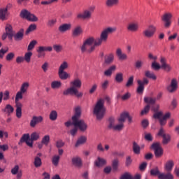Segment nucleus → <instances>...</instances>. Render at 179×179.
Here are the masks:
<instances>
[{
  "mask_svg": "<svg viewBox=\"0 0 179 179\" xmlns=\"http://www.w3.org/2000/svg\"><path fill=\"white\" fill-rule=\"evenodd\" d=\"M71 87L65 90L63 92L64 96H76V97H82L83 96V93L80 92L78 89H80L82 87V81L80 79L77 78L75 79L73 81L70 83Z\"/></svg>",
  "mask_w": 179,
  "mask_h": 179,
  "instance_id": "nucleus-1",
  "label": "nucleus"
},
{
  "mask_svg": "<svg viewBox=\"0 0 179 179\" xmlns=\"http://www.w3.org/2000/svg\"><path fill=\"white\" fill-rule=\"evenodd\" d=\"M117 30L115 27H108L104 29L101 33L100 38L94 39L92 47H94V50L96 49V47H99L101 44H102L103 41H107V38H108V34H112Z\"/></svg>",
  "mask_w": 179,
  "mask_h": 179,
  "instance_id": "nucleus-2",
  "label": "nucleus"
},
{
  "mask_svg": "<svg viewBox=\"0 0 179 179\" xmlns=\"http://www.w3.org/2000/svg\"><path fill=\"white\" fill-rule=\"evenodd\" d=\"M106 106H104V99H100L97 101L94 107L93 113L96 117V120L101 121L104 118L106 114Z\"/></svg>",
  "mask_w": 179,
  "mask_h": 179,
  "instance_id": "nucleus-3",
  "label": "nucleus"
},
{
  "mask_svg": "<svg viewBox=\"0 0 179 179\" xmlns=\"http://www.w3.org/2000/svg\"><path fill=\"white\" fill-rule=\"evenodd\" d=\"M94 41V38L90 37L87 38L84 42L83 45L80 47L82 52H93L94 50V46H93V43Z\"/></svg>",
  "mask_w": 179,
  "mask_h": 179,
  "instance_id": "nucleus-4",
  "label": "nucleus"
},
{
  "mask_svg": "<svg viewBox=\"0 0 179 179\" xmlns=\"http://www.w3.org/2000/svg\"><path fill=\"white\" fill-rule=\"evenodd\" d=\"M23 92H18L15 95V107H16V117L17 118H22V107L23 105L19 102V100L23 99Z\"/></svg>",
  "mask_w": 179,
  "mask_h": 179,
  "instance_id": "nucleus-5",
  "label": "nucleus"
},
{
  "mask_svg": "<svg viewBox=\"0 0 179 179\" xmlns=\"http://www.w3.org/2000/svg\"><path fill=\"white\" fill-rule=\"evenodd\" d=\"M152 149L154 150L155 156L157 159H159L163 156V148L160 145V143H154L151 145Z\"/></svg>",
  "mask_w": 179,
  "mask_h": 179,
  "instance_id": "nucleus-6",
  "label": "nucleus"
},
{
  "mask_svg": "<svg viewBox=\"0 0 179 179\" xmlns=\"http://www.w3.org/2000/svg\"><path fill=\"white\" fill-rule=\"evenodd\" d=\"M52 47L51 46H38L36 52L38 53V58H44L45 57V52H51Z\"/></svg>",
  "mask_w": 179,
  "mask_h": 179,
  "instance_id": "nucleus-7",
  "label": "nucleus"
},
{
  "mask_svg": "<svg viewBox=\"0 0 179 179\" xmlns=\"http://www.w3.org/2000/svg\"><path fill=\"white\" fill-rule=\"evenodd\" d=\"M72 125L77 128H79L80 131H81L82 132H85V131L87 129V124H86V122H85V120H75L74 122H72Z\"/></svg>",
  "mask_w": 179,
  "mask_h": 179,
  "instance_id": "nucleus-8",
  "label": "nucleus"
},
{
  "mask_svg": "<svg viewBox=\"0 0 179 179\" xmlns=\"http://www.w3.org/2000/svg\"><path fill=\"white\" fill-rule=\"evenodd\" d=\"M155 33H156V27L154 25H150L143 31L144 37H147V38L153 37V36H155Z\"/></svg>",
  "mask_w": 179,
  "mask_h": 179,
  "instance_id": "nucleus-9",
  "label": "nucleus"
},
{
  "mask_svg": "<svg viewBox=\"0 0 179 179\" xmlns=\"http://www.w3.org/2000/svg\"><path fill=\"white\" fill-rule=\"evenodd\" d=\"M157 135L158 136H162L163 138V145H167L170 142V141H171V136H170V134H166L163 127L160 128Z\"/></svg>",
  "mask_w": 179,
  "mask_h": 179,
  "instance_id": "nucleus-10",
  "label": "nucleus"
},
{
  "mask_svg": "<svg viewBox=\"0 0 179 179\" xmlns=\"http://www.w3.org/2000/svg\"><path fill=\"white\" fill-rule=\"evenodd\" d=\"M6 37H8L10 40H12L13 37V30L12 29V25L7 24L6 26V34L2 35V40H6Z\"/></svg>",
  "mask_w": 179,
  "mask_h": 179,
  "instance_id": "nucleus-11",
  "label": "nucleus"
},
{
  "mask_svg": "<svg viewBox=\"0 0 179 179\" xmlns=\"http://www.w3.org/2000/svg\"><path fill=\"white\" fill-rule=\"evenodd\" d=\"M171 17H173V15H171L170 13H165L162 17V20L164 22V27L166 29H169V27L171 26Z\"/></svg>",
  "mask_w": 179,
  "mask_h": 179,
  "instance_id": "nucleus-12",
  "label": "nucleus"
},
{
  "mask_svg": "<svg viewBox=\"0 0 179 179\" xmlns=\"http://www.w3.org/2000/svg\"><path fill=\"white\" fill-rule=\"evenodd\" d=\"M23 142H25V143L29 148H33V142L30 141V135L29 134H25L22 135V138L20 140L18 145L23 143Z\"/></svg>",
  "mask_w": 179,
  "mask_h": 179,
  "instance_id": "nucleus-13",
  "label": "nucleus"
},
{
  "mask_svg": "<svg viewBox=\"0 0 179 179\" xmlns=\"http://www.w3.org/2000/svg\"><path fill=\"white\" fill-rule=\"evenodd\" d=\"M43 120L44 118L43 116H33L29 125L31 127V128H35L37 124H41V122H43Z\"/></svg>",
  "mask_w": 179,
  "mask_h": 179,
  "instance_id": "nucleus-14",
  "label": "nucleus"
},
{
  "mask_svg": "<svg viewBox=\"0 0 179 179\" xmlns=\"http://www.w3.org/2000/svg\"><path fill=\"white\" fill-rule=\"evenodd\" d=\"M178 87V85L177 83V80L173 78L171 80V85L167 87V90L169 93H174L176 90H177Z\"/></svg>",
  "mask_w": 179,
  "mask_h": 179,
  "instance_id": "nucleus-15",
  "label": "nucleus"
},
{
  "mask_svg": "<svg viewBox=\"0 0 179 179\" xmlns=\"http://www.w3.org/2000/svg\"><path fill=\"white\" fill-rule=\"evenodd\" d=\"M71 163L73 166L78 167V169H80L83 166L82 159L80 157H73L71 159Z\"/></svg>",
  "mask_w": 179,
  "mask_h": 179,
  "instance_id": "nucleus-16",
  "label": "nucleus"
},
{
  "mask_svg": "<svg viewBox=\"0 0 179 179\" xmlns=\"http://www.w3.org/2000/svg\"><path fill=\"white\" fill-rule=\"evenodd\" d=\"M106 164H107V160L100 157H98L96 160L94 161V166H96V167H103L106 166Z\"/></svg>",
  "mask_w": 179,
  "mask_h": 179,
  "instance_id": "nucleus-17",
  "label": "nucleus"
},
{
  "mask_svg": "<svg viewBox=\"0 0 179 179\" xmlns=\"http://www.w3.org/2000/svg\"><path fill=\"white\" fill-rule=\"evenodd\" d=\"M80 115H82V109H80V106H77L75 108V115L72 117V122L78 121L80 118Z\"/></svg>",
  "mask_w": 179,
  "mask_h": 179,
  "instance_id": "nucleus-18",
  "label": "nucleus"
},
{
  "mask_svg": "<svg viewBox=\"0 0 179 179\" xmlns=\"http://www.w3.org/2000/svg\"><path fill=\"white\" fill-rule=\"evenodd\" d=\"M24 36V29H20L14 36L15 41H22Z\"/></svg>",
  "mask_w": 179,
  "mask_h": 179,
  "instance_id": "nucleus-19",
  "label": "nucleus"
},
{
  "mask_svg": "<svg viewBox=\"0 0 179 179\" xmlns=\"http://www.w3.org/2000/svg\"><path fill=\"white\" fill-rule=\"evenodd\" d=\"M90 17H92V14L87 10H84L83 14L79 13L77 15V19H90Z\"/></svg>",
  "mask_w": 179,
  "mask_h": 179,
  "instance_id": "nucleus-20",
  "label": "nucleus"
},
{
  "mask_svg": "<svg viewBox=\"0 0 179 179\" xmlns=\"http://www.w3.org/2000/svg\"><path fill=\"white\" fill-rule=\"evenodd\" d=\"M116 55L118 57V59L121 61H124L128 58L127 54L122 53V50H121V48H117L116 50Z\"/></svg>",
  "mask_w": 179,
  "mask_h": 179,
  "instance_id": "nucleus-21",
  "label": "nucleus"
},
{
  "mask_svg": "<svg viewBox=\"0 0 179 179\" xmlns=\"http://www.w3.org/2000/svg\"><path fill=\"white\" fill-rule=\"evenodd\" d=\"M71 29H72V24H63L59 27V31H60V33H65V31H68Z\"/></svg>",
  "mask_w": 179,
  "mask_h": 179,
  "instance_id": "nucleus-22",
  "label": "nucleus"
},
{
  "mask_svg": "<svg viewBox=\"0 0 179 179\" xmlns=\"http://www.w3.org/2000/svg\"><path fill=\"white\" fill-rule=\"evenodd\" d=\"M173 167H174V162L173 160L168 161L164 166V169L167 173H171Z\"/></svg>",
  "mask_w": 179,
  "mask_h": 179,
  "instance_id": "nucleus-23",
  "label": "nucleus"
},
{
  "mask_svg": "<svg viewBox=\"0 0 179 179\" xmlns=\"http://www.w3.org/2000/svg\"><path fill=\"white\" fill-rule=\"evenodd\" d=\"M1 111L3 113H6V114H8V115H10L13 113V111H15V108H13V106H12V105L7 104L5 108L2 109Z\"/></svg>",
  "mask_w": 179,
  "mask_h": 179,
  "instance_id": "nucleus-24",
  "label": "nucleus"
},
{
  "mask_svg": "<svg viewBox=\"0 0 179 179\" xmlns=\"http://www.w3.org/2000/svg\"><path fill=\"white\" fill-rule=\"evenodd\" d=\"M120 3V0H106V5L108 8H113L117 6Z\"/></svg>",
  "mask_w": 179,
  "mask_h": 179,
  "instance_id": "nucleus-25",
  "label": "nucleus"
},
{
  "mask_svg": "<svg viewBox=\"0 0 179 179\" xmlns=\"http://www.w3.org/2000/svg\"><path fill=\"white\" fill-rule=\"evenodd\" d=\"M138 87L136 89V92L138 94H142L145 91V86L142 85V80H137Z\"/></svg>",
  "mask_w": 179,
  "mask_h": 179,
  "instance_id": "nucleus-26",
  "label": "nucleus"
},
{
  "mask_svg": "<svg viewBox=\"0 0 179 179\" xmlns=\"http://www.w3.org/2000/svg\"><path fill=\"white\" fill-rule=\"evenodd\" d=\"M138 29H139V27L136 23L131 22L127 26V30L129 31H138Z\"/></svg>",
  "mask_w": 179,
  "mask_h": 179,
  "instance_id": "nucleus-27",
  "label": "nucleus"
},
{
  "mask_svg": "<svg viewBox=\"0 0 179 179\" xmlns=\"http://www.w3.org/2000/svg\"><path fill=\"white\" fill-rule=\"evenodd\" d=\"M82 27L77 26L74 28V29L72 31V34L73 37H78V36H80L83 33Z\"/></svg>",
  "mask_w": 179,
  "mask_h": 179,
  "instance_id": "nucleus-28",
  "label": "nucleus"
},
{
  "mask_svg": "<svg viewBox=\"0 0 179 179\" xmlns=\"http://www.w3.org/2000/svg\"><path fill=\"white\" fill-rule=\"evenodd\" d=\"M86 141H87V138L86 136H80L78 140L75 145L76 148H79L80 145H84V143H86Z\"/></svg>",
  "mask_w": 179,
  "mask_h": 179,
  "instance_id": "nucleus-29",
  "label": "nucleus"
},
{
  "mask_svg": "<svg viewBox=\"0 0 179 179\" xmlns=\"http://www.w3.org/2000/svg\"><path fill=\"white\" fill-rule=\"evenodd\" d=\"M57 118H58V112H57V110H51L49 114V120H50V121H57Z\"/></svg>",
  "mask_w": 179,
  "mask_h": 179,
  "instance_id": "nucleus-30",
  "label": "nucleus"
},
{
  "mask_svg": "<svg viewBox=\"0 0 179 179\" xmlns=\"http://www.w3.org/2000/svg\"><path fill=\"white\" fill-rule=\"evenodd\" d=\"M114 61V55L113 53H110L105 57V64L110 65V64H113Z\"/></svg>",
  "mask_w": 179,
  "mask_h": 179,
  "instance_id": "nucleus-31",
  "label": "nucleus"
},
{
  "mask_svg": "<svg viewBox=\"0 0 179 179\" xmlns=\"http://www.w3.org/2000/svg\"><path fill=\"white\" fill-rule=\"evenodd\" d=\"M50 86L53 90H55V89H59L61 86H62V83H61V81L55 80L51 83Z\"/></svg>",
  "mask_w": 179,
  "mask_h": 179,
  "instance_id": "nucleus-32",
  "label": "nucleus"
},
{
  "mask_svg": "<svg viewBox=\"0 0 179 179\" xmlns=\"http://www.w3.org/2000/svg\"><path fill=\"white\" fill-rule=\"evenodd\" d=\"M115 80L117 83H122L124 82V74L122 73H116Z\"/></svg>",
  "mask_w": 179,
  "mask_h": 179,
  "instance_id": "nucleus-33",
  "label": "nucleus"
},
{
  "mask_svg": "<svg viewBox=\"0 0 179 179\" xmlns=\"http://www.w3.org/2000/svg\"><path fill=\"white\" fill-rule=\"evenodd\" d=\"M133 152L134 155H141V146L136 142L133 143Z\"/></svg>",
  "mask_w": 179,
  "mask_h": 179,
  "instance_id": "nucleus-34",
  "label": "nucleus"
},
{
  "mask_svg": "<svg viewBox=\"0 0 179 179\" xmlns=\"http://www.w3.org/2000/svg\"><path fill=\"white\" fill-rule=\"evenodd\" d=\"M58 75L62 80H66L68 78H70V76L66 71H58Z\"/></svg>",
  "mask_w": 179,
  "mask_h": 179,
  "instance_id": "nucleus-35",
  "label": "nucleus"
},
{
  "mask_svg": "<svg viewBox=\"0 0 179 179\" xmlns=\"http://www.w3.org/2000/svg\"><path fill=\"white\" fill-rule=\"evenodd\" d=\"M43 164V162L41 161V158L38 157H35L34 160V166L38 169V167H41Z\"/></svg>",
  "mask_w": 179,
  "mask_h": 179,
  "instance_id": "nucleus-36",
  "label": "nucleus"
},
{
  "mask_svg": "<svg viewBox=\"0 0 179 179\" xmlns=\"http://www.w3.org/2000/svg\"><path fill=\"white\" fill-rule=\"evenodd\" d=\"M55 24H57V18L55 17L49 19L46 22V26H48V27H54Z\"/></svg>",
  "mask_w": 179,
  "mask_h": 179,
  "instance_id": "nucleus-37",
  "label": "nucleus"
},
{
  "mask_svg": "<svg viewBox=\"0 0 179 179\" xmlns=\"http://www.w3.org/2000/svg\"><path fill=\"white\" fill-rule=\"evenodd\" d=\"M6 13H8V8H0V19H1V20H6Z\"/></svg>",
  "mask_w": 179,
  "mask_h": 179,
  "instance_id": "nucleus-38",
  "label": "nucleus"
},
{
  "mask_svg": "<svg viewBox=\"0 0 179 179\" xmlns=\"http://www.w3.org/2000/svg\"><path fill=\"white\" fill-rule=\"evenodd\" d=\"M145 76L146 78H149V79H152L153 80H156L157 79L156 75L150 71H146L145 72Z\"/></svg>",
  "mask_w": 179,
  "mask_h": 179,
  "instance_id": "nucleus-39",
  "label": "nucleus"
},
{
  "mask_svg": "<svg viewBox=\"0 0 179 179\" xmlns=\"http://www.w3.org/2000/svg\"><path fill=\"white\" fill-rule=\"evenodd\" d=\"M40 138V134L37 132H33L29 136V141L31 142H34V141H37Z\"/></svg>",
  "mask_w": 179,
  "mask_h": 179,
  "instance_id": "nucleus-40",
  "label": "nucleus"
},
{
  "mask_svg": "<svg viewBox=\"0 0 179 179\" xmlns=\"http://www.w3.org/2000/svg\"><path fill=\"white\" fill-rule=\"evenodd\" d=\"M32 56H33V52L29 51L24 54V60L29 64V62L31 61Z\"/></svg>",
  "mask_w": 179,
  "mask_h": 179,
  "instance_id": "nucleus-41",
  "label": "nucleus"
},
{
  "mask_svg": "<svg viewBox=\"0 0 179 179\" xmlns=\"http://www.w3.org/2000/svg\"><path fill=\"white\" fill-rule=\"evenodd\" d=\"M36 29H37V25L36 24H31L27 28L25 32V34H29V33H31V31H34V30H36Z\"/></svg>",
  "mask_w": 179,
  "mask_h": 179,
  "instance_id": "nucleus-42",
  "label": "nucleus"
},
{
  "mask_svg": "<svg viewBox=\"0 0 179 179\" xmlns=\"http://www.w3.org/2000/svg\"><path fill=\"white\" fill-rule=\"evenodd\" d=\"M115 66H110L108 70L105 71L104 75L105 76H111L113 75V71H115Z\"/></svg>",
  "mask_w": 179,
  "mask_h": 179,
  "instance_id": "nucleus-43",
  "label": "nucleus"
},
{
  "mask_svg": "<svg viewBox=\"0 0 179 179\" xmlns=\"http://www.w3.org/2000/svg\"><path fill=\"white\" fill-rule=\"evenodd\" d=\"M128 117V113H123L120 115V117L117 119L118 122H122L124 124L125 122V120Z\"/></svg>",
  "mask_w": 179,
  "mask_h": 179,
  "instance_id": "nucleus-44",
  "label": "nucleus"
},
{
  "mask_svg": "<svg viewBox=\"0 0 179 179\" xmlns=\"http://www.w3.org/2000/svg\"><path fill=\"white\" fill-rule=\"evenodd\" d=\"M59 159H61V157H59V155H55L52 157V163L53 166H58L59 163Z\"/></svg>",
  "mask_w": 179,
  "mask_h": 179,
  "instance_id": "nucleus-45",
  "label": "nucleus"
},
{
  "mask_svg": "<svg viewBox=\"0 0 179 179\" xmlns=\"http://www.w3.org/2000/svg\"><path fill=\"white\" fill-rule=\"evenodd\" d=\"M29 83H22V85H21L20 92L24 94L26 93V92H27V90L29 89Z\"/></svg>",
  "mask_w": 179,
  "mask_h": 179,
  "instance_id": "nucleus-46",
  "label": "nucleus"
},
{
  "mask_svg": "<svg viewBox=\"0 0 179 179\" xmlns=\"http://www.w3.org/2000/svg\"><path fill=\"white\" fill-rule=\"evenodd\" d=\"M120 163V161L118 159H115L112 162V168L113 171H117L118 170V164Z\"/></svg>",
  "mask_w": 179,
  "mask_h": 179,
  "instance_id": "nucleus-47",
  "label": "nucleus"
},
{
  "mask_svg": "<svg viewBox=\"0 0 179 179\" xmlns=\"http://www.w3.org/2000/svg\"><path fill=\"white\" fill-rule=\"evenodd\" d=\"M30 15V12L27 10H22L20 13V16L22 19H29V16Z\"/></svg>",
  "mask_w": 179,
  "mask_h": 179,
  "instance_id": "nucleus-48",
  "label": "nucleus"
},
{
  "mask_svg": "<svg viewBox=\"0 0 179 179\" xmlns=\"http://www.w3.org/2000/svg\"><path fill=\"white\" fill-rule=\"evenodd\" d=\"M41 143L45 145V146H48V144L50 143V136H44L42 138Z\"/></svg>",
  "mask_w": 179,
  "mask_h": 179,
  "instance_id": "nucleus-49",
  "label": "nucleus"
},
{
  "mask_svg": "<svg viewBox=\"0 0 179 179\" xmlns=\"http://www.w3.org/2000/svg\"><path fill=\"white\" fill-rule=\"evenodd\" d=\"M37 44V41L33 40L31 41L27 47V51H31L34 49V47H36V45Z\"/></svg>",
  "mask_w": 179,
  "mask_h": 179,
  "instance_id": "nucleus-50",
  "label": "nucleus"
},
{
  "mask_svg": "<svg viewBox=\"0 0 179 179\" xmlns=\"http://www.w3.org/2000/svg\"><path fill=\"white\" fill-rule=\"evenodd\" d=\"M150 176H153L156 177V176L160 175V171H159V167H155V169H152L150 170Z\"/></svg>",
  "mask_w": 179,
  "mask_h": 179,
  "instance_id": "nucleus-51",
  "label": "nucleus"
},
{
  "mask_svg": "<svg viewBox=\"0 0 179 179\" xmlns=\"http://www.w3.org/2000/svg\"><path fill=\"white\" fill-rule=\"evenodd\" d=\"M109 85H110V81H108V80H104L103 83H101V87L102 90H107Z\"/></svg>",
  "mask_w": 179,
  "mask_h": 179,
  "instance_id": "nucleus-52",
  "label": "nucleus"
},
{
  "mask_svg": "<svg viewBox=\"0 0 179 179\" xmlns=\"http://www.w3.org/2000/svg\"><path fill=\"white\" fill-rule=\"evenodd\" d=\"M144 101L148 104H155V103H156V99H153L150 97H145Z\"/></svg>",
  "mask_w": 179,
  "mask_h": 179,
  "instance_id": "nucleus-53",
  "label": "nucleus"
},
{
  "mask_svg": "<svg viewBox=\"0 0 179 179\" xmlns=\"http://www.w3.org/2000/svg\"><path fill=\"white\" fill-rule=\"evenodd\" d=\"M64 69H68V62H64L59 67V72L65 71Z\"/></svg>",
  "mask_w": 179,
  "mask_h": 179,
  "instance_id": "nucleus-54",
  "label": "nucleus"
},
{
  "mask_svg": "<svg viewBox=\"0 0 179 179\" xmlns=\"http://www.w3.org/2000/svg\"><path fill=\"white\" fill-rule=\"evenodd\" d=\"M27 20H29V22H38V17L34 14L30 13Z\"/></svg>",
  "mask_w": 179,
  "mask_h": 179,
  "instance_id": "nucleus-55",
  "label": "nucleus"
},
{
  "mask_svg": "<svg viewBox=\"0 0 179 179\" xmlns=\"http://www.w3.org/2000/svg\"><path fill=\"white\" fill-rule=\"evenodd\" d=\"M113 129L114 131H122L124 129V123L119 122L118 124L115 125Z\"/></svg>",
  "mask_w": 179,
  "mask_h": 179,
  "instance_id": "nucleus-56",
  "label": "nucleus"
},
{
  "mask_svg": "<svg viewBox=\"0 0 179 179\" xmlns=\"http://www.w3.org/2000/svg\"><path fill=\"white\" fill-rule=\"evenodd\" d=\"M9 51V48H6L5 49L1 48L0 50V59H3V57L5 56L6 53Z\"/></svg>",
  "mask_w": 179,
  "mask_h": 179,
  "instance_id": "nucleus-57",
  "label": "nucleus"
},
{
  "mask_svg": "<svg viewBox=\"0 0 179 179\" xmlns=\"http://www.w3.org/2000/svg\"><path fill=\"white\" fill-rule=\"evenodd\" d=\"M132 85H134V76H130L127 80L126 87H131Z\"/></svg>",
  "mask_w": 179,
  "mask_h": 179,
  "instance_id": "nucleus-58",
  "label": "nucleus"
},
{
  "mask_svg": "<svg viewBox=\"0 0 179 179\" xmlns=\"http://www.w3.org/2000/svg\"><path fill=\"white\" fill-rule=\"evenodd\" d=\"M134 66L136 69H141V68H142V66H143V61L137 60L135 62Z\"/></svg>",
  "mask_w": 179,
  "mask_h": 179,
  "instance_id": "nucleus-59",
  "label": "nucleus"
},
{
  "mask_svg": "<svg viewBox=\"0 0 179 179\" xmlns=\"http://www.w3.org/2000/svg\"><path fill=\"white\" fill-rule=\"evenodd\" d=\"M20 171V169L19 168V165H15L12 169H11V174L13 176H16L18 172Z\"/></svg>",
  "mask_w": 179,
  "mask_h": 179,
  "instance_id": "nucleus-60",
  "label": "nucleus"
},
{
  "mask_svg": "<svg viewBox=\"0 0 179 179\" xmlns=\"http://www.w3.org/2000/svg\"><path fill=\"white\" fill-rule=\"evenodd\" d=\"M115 123V120H114L113 117L109 118L108 128L110 129H114V127H115V125H114Z\"/></svg>",
  "mask_w": 179,
  "mask_h": 179,
  "instance_id": "nucleus-61",
  "label": "nucleus"
},
{
  "mask_svg": "<svg viewBox=\"0 0 179 179\" xmlns=\"http://www.w3.org/2000/svg\"><path fill=\"white\" fill-rule=\"evenodd\" d=\"M146 167H148V162H144L139 165L138 169L140 171H145L146 170Z\"/></svg>",
  "mask_w": 179,
  "mask_h": 179,
  "instance_id": "nucleus-62",
  "label": "nucleus"
},
{
  "mask_svg": "<svg viewBox=\"0 0 179 179\" xmlns=\"http://www.w3.org/2000/svg\"><path fill=\"white\" fill-rule=\"evenodd\" d=\"M150 110V105L145 106L144 109L143 110H141V115H145V114H148V113H149Z\"/></svg>",
  "mask_w": 179,
  "mask_h": 179,
  "instance_id": "nucleus-63",
  "label": "nucleus"
},
{
  "mask_svg": "<svg viewBox=\"0 0 179 179\" xmlns=\"http://www.w3.org/2000/svg\"><path fill=\"white\" fill-rule=\"evenodd\" d=\"M53 50L56 52H61L62 51V45L55 44L53 45Z\"/></svg>",
  "mask_w": 179,
  "mask_h": 179,
  "instance_id": "nucleus-64",
  "label": "nucleus"
}]
</instances>
